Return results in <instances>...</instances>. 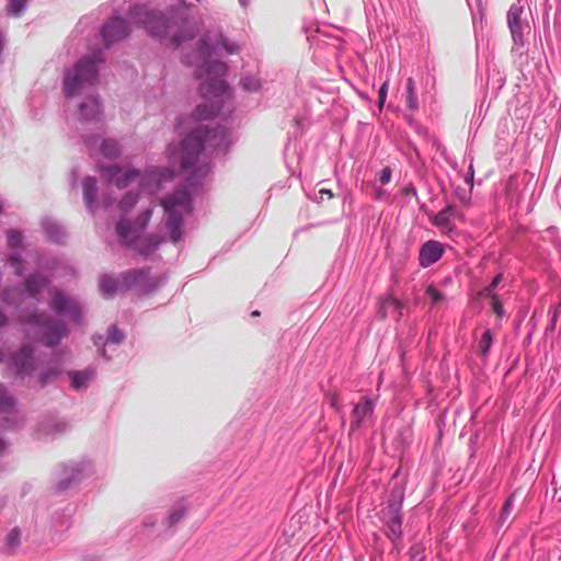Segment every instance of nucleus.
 I'll return each mask as SVG.
<instances>
[{"label": "nucleus", "instance_id": "1", "mask_svg": "<svg viewBox=\"0 0 561 561\" xmlns=\"http://www.w3.org/2000/svg\"><path fill=\"white\" fill-rule=\"evenodd\" d=\"M187 62L196 67L195 75L201 80L202 96L210 101L209 105L206 103L197 105L194 117L197 121L210 119L217 115L221 105L230 99L225 80L227 66L213 59V47L205 38L198 42L197 50Z\"/></svg>", "mask_w": 561, "mask_h": 561}, {"label": "nucleus", "instance_id": "2", "mask_svg": "<svg viewBox=\"0 0 561 561\" xmlns=\"http://www.w3.org/2000/svg\"><path fill=\"white\" fill-rule=\"evenodd\" d=\"M224 139V131L209 130L199 126L182 141L179 152H175L174 148H169L170 160L179 162L183 171L190 172L193 180H198L209 171L204 151L207 148L220 147Z\"/></svg>", "mask_w": 561, "mask_h": 561}, {"label": "nucleus", "instance_id": "3", "mask_svg": "<svg viewBox=\"0 0 561 561\" xmlns=\"http://www.w3.org/2000/svg\"><path fill=\"white\" fill-rule=\"evenodd\" d=\"M150 218L151 210L147 209L138 216L133 225L124 219L119 220L116 225V232L119 239L124 243L133 245L141 255H149L161 243V239L154 236L140 237Z\"/></svg>", "mask_w": 561, "mask_h": 561}, {"label": "nucleus", "instance_id": "4", "mask_svg": "<svg viewBox=\"0 0 561 561\" xmlns=\"http://www.w3.org/2000/svg\"><path fill=\"white\" fill-rule=\"evenodd\" d=\"M103 61L102 51L82 58L70 71L66 72L64 92L68 98L79 94L85 87L95 82L98 64Z\"/></svg>", "mask_w": 561, "mask_h": 561}, {"label": "nucleus", "instance_id": "5", "mask_svg": "<svg viewBox=\"0 0 561 561\" xmlns=\"http://www.w3.org/2000/svg\"><path fill=\"white\" fill-rule=\"evenodd\" d=\"M167 215V229L172 242L176 243L182 239V218L191 210L190 194L185 188H179L173 194L161 201Z\"/></svg>", "mask_w": 561, "mask_h": 561}, {"label": "nucleus", "instance_id": "6", "mask_svg": "<svg viewBox=\"0 0 561 561\" xmlns=\"http://www.w3.org/2000/svg\"><path fill=\"white\" fill-rule=\"evenodd\" d=\"M22 322L28 324H36L38 327L37 335L48 346L56 345L66 334V327L60 322H51L43 314H31L23 317Z\"/></svg>", "mask_w": 561, "mask_h": 561}, {"label": "nucleus", "instance_id": "7", "mask_svg": "<svg viewBox=\"0 0 561 561\" xmlns=\"http://www.w3.org/2000/svg\"><path fill=\"white\" fill-rule=\"evenodd\" d=\"M123 284L111 276H103L100 280V289L105 298L112 297L119 288H130L133 286H140L147 279V271L133 270L128 271L122 276Z\"/></svg>", "mask_w": 561, "mask_h": 561}, {"label": "nucleus", "instance_id": "8", "mask_svg": "<svg viewBox=\"0 0 561 561\" xmlns=\"http://www.w3.org/2000/svg\"><path fill=\"white\" fill-rule=\"evenodd\" d=\"M102 178L110 184L118 188H124L140 176L136 169H123L118 165H108L101 168Z\"/></svg>", "mask_w": 561, "mask_h": 561}, {"label": "nucleus", "instance_id": "9", "mask_svg": "<svg viewBox=\"0 0 561 561\" xmlns=\"http://www.w3.org/2000/svg\"><path fill=\"white\" fill-rule=\"evenodd\" d=\"M374 409L375 401L369 398H364L360 402L356 403L351 413V432H355L366 425L373 416Z\"/></svg>", "mask_w": 561, "mask_h": 561}, {"label": "nucleus", "instance_id": "10", "mask_svg": "<svg viewBox=\"0 0 561 561\" xmlns=\"http://www.w3.org/2000/svg\"><path fill=\"white\" fill-rule=\"evenodd\" d=\"M129 33L127 22L121 18L111 19L102 28V37L106 47L111 44L122 41Z\"/></svg>", "mask_w": 561, "mask_h": 561}, {"label": "nucleus", "instance_id": "11", "mask_svg": "<svg viewBox=\"0 0 561 561\" xmlns=\"http://www.w3.org/2000/svg\"><path fill=\"white\" fill-rule=\"evenodd\" d=\"M134 12L138 16H145L144 20L139 19V21L152 35L162 37L165 34V20L161 14L149 12L146 8H135Z\"/></svg>", "mask_w": 561, "mask_h": 561}, {"label": "nucleus", "instance_id": "12", "mask_svg": "<svg viewBox=\"0 0 561 561\" xmlns=\"http://www.w3.org/2000/svg\"><path fill=\"white\" fill-rule=\"evenodd\" d=\"M51 307L58 313L68 316L75 321H78L80 318L81 311L78 304L58 290L54 291L53 294Z\"/></svg>", "mask_w": 561, "mask_h": 561}, {"label": "nucleus", "instance_id": "13", "mask_svg": "<svg viewBox=\"0 0 561 561\" xmlns=\"http://www.w3.org/2000/svg\"><path fill=\"white\" fill-rule=\"evenodd\" d=\"M458 216L454 205H447L444 209L430 217L431 222L444 234H450L455 230L454 219Z\"/></svg>", "mask_w": 561, "mask_h": 561}, {"label": "nucleus", "instance_id": "14", "mask_svg": "<svg viewBox=\"0 0 561 561\" xmlns=\"http://www.w3.org/2000/svg\"><path fill=\"white\" fill-rule=\"evenodd\" d=\"M523 7L519 4H512L507 12V24L515 43L522 41L523 30L525 27L522 21Z\"/></svg>", "mask_w": 561, "mask_h": 561}, {"label": "nucleus", "instance_id": "15", "mask_svg": "<svg viewBox=\"0 0 561 561\" xmlns=\"http://www.w3.org/2000/svg\"><path fill=\"white\" fill-rule=\"evenodd\" d=\"M443 247L438 241H427L420 250V264L427 267L436 263L443 255Z\"/></svg>", "mask_w": 561, "mask_h": 561}, {"label": "nucleus", "instance_id": "16", "mask_svg": "<svg viewBox=\"0 0 561 561\" xmlns=\"http://www.w3.org/2000/svg\"><path fill=\"white\" fill-rule=\"evenodd\" d=\"M12 364L19 374H28L33 369V347L24 345L12 356Z\"/></svg>", "mask_w": 561, "mask_h": 561}, {"label": "nucleus", "instance_id": "17", "mask_svg": "<svg viewBox=\"0 0 561 561\" xmlns=\"http://www.w3.org/2000/svg\"><path fill=\"white\" fill-rule=\"evenodd\" d=\"M402 302L394 297H387L379 305L378 314L380 319H386L389 314L399 319L401 317Z\"/></svg>", "mask_w": 561, "mask_h": 561}, {"label": "nucleus", "instance_id": "18", "mask_svg": "<svg viewBox=\"0 0 561 561\" xmlns=\"http://www.w3.org/2000/svg\"><path fill=\"white\" fill-rule=\"evenodd\" d=\"M101 114L100 102L95 98H90L79 106V119L84 122L94 121Z\"/></svg>", "mask_w": 561, "mask_h": 561}, {"label": "nucleus", "instance_id": "19", "mask_svg": "<svg viewBox=\"0 0 561 561\" xmlns=\"http://www.w3.org/2000/svg\"><path fill=\"white\" fill-rule=\"evenodd\" d=\"M389 518L386 520L387 535L390 539L397 540L401 536L402 519L398 510L390 507L388 511Z\"/></svg>", "mask_w": 561, "mask_h": 561}, {"label": "nucleus", "instance_id": "20", "mask_svg": "<svg viewBox=\"0 0 561 561\" xmlns=\"http://www.w3.org/2000/svg\"><path fill=\"white\" fill-rule=\"evenodd\" d=\"M94 376L95 370L91 368L82 371H72L70 373L72 387L76 389L84 388L88 382L94 378Z\"/></svg>", "mask_w": 561, "mask_h": 561}, {"label": "nucleus", "instance_id": "21", "mask_svg": "<svg viewBox=\"0 0 561 561\" xmlns=\"http://www.w3.org/2000/svg\"><path fill=\"white\" fill-rule=\"evenodd\" d=\"M82 186L85 205L92 208L96 197V181L94 178L88 176L83 180Z\"/></svg>", "mask_w": 561, "mask_h": 561}, {"label": "nucleus", "instance_id": "22", "mask_svg": "<svg viewBox=\"0 0 561 561\" xmlns=\"http://www.w3.org/2000/svg\"><path fill=\"white\" fill-rule=\"evenodd\" d=\"M99 149L104 157L110 159L116 158L121 153V149L117 141L113 139L102 140L99 146Z\"/></svg>", "mask_w": 561, "mask_h": 561}, {"label": "nucleus", "instance_id": "23", "mask_svg": "<svg viewBox=\"0 0 561 561\" xmlns=\"http://www.w3.org/2000/svg\"><path fill=\"white\" fill-rule=\"evenodd\" d=\"M47 285V279L42 276H31L25 282V287L31 297L36 295Z\"/></svg>", "mask_w": 561, "mask_h": 561}, {"label": "nucleus", "instance_id": "24", "mask_svg": "<svg viewBox=\"0 0 561 561\" xmlns=\"http://www.w3.org/2000/svg\"><path fill=\"white\" fill-rule=\"evenodd\" d=\"M493 339L490 330L483 332L481 340L478 344L479 355L485 357L492 346Z\"/></svg>", "mask_w": 561, "mask_h": 561}, {"label": "nucleus", "instance_id": "25", "mask_svg": "<svg viewBox=\"0 0 561 561\" xmlns=\"http://www.w3.org/2000/svg\"><path fill=\"white\" fill-rule=\"evenodd\" d=\"M13 409V398L8 396L2 385H0V413H11Z\"/></svg>", "mask_w": 561, "mask_h": 561}, {"label": "nucleus", "instance_id": "26", "mask_svg": "<svg viewBox=\"0 0 561 561\" xmlns=\"http://www.w3.org/2000/svg\"><path fill=\"white\" fill-rule=\"evenodd\" d=\"M502 279H503V274H502V273H499V274H497V275L492 279L491 284H490L488 287L483 288V289L479 293V295H480L481 297H489V298H490V297H494V296H496V295H495V293H494V290H495V288L497 287V285L502 282Z\"/></svg>", "mask_w": 561, "mask_h": 561}, {"label": "nucleus", "instance_id": "27", "mask_svg": "<svg viewBox=\"0 0 561 561\" xmlns=\"http://www.w3.org/2000/svg\"><path fill=\"white\" fill-rule=\"evenodd\" d=\"M186 515V508L183 506H179L171 511V513L168 516L167 523L170 527L178 524L180 520L184 518Z\"/></svg>", "mask_w": 561, "mask_h": 561}, {"label": "nucleus", "instance_id": "28", "mask_svg": "<svg viewBox=\"0 0 561 561\" xmlns=\"http://www.w3.org/2000/svg\"><path fill=\"white\" fill-rule=\"evenodd\" d=\"M27 1L28 0H10L8 5V13L13 16H20Z\"/></svg>", "mask_w": 561, "mask_h": 561}, {"label": "nucleus", "instance_id": "29", "mask_svg": "<svg viewBox=\"0 0 561 561\" xmlns=\"http://www.w3.org/2000/svg\"><path fill=\"white\" fill-rule=\"evenodd\" d=\"M137 201L138 195L133 192H128L121 201L119 207L122 208V210H129L137 204Z\"/></svg>", "mask_w": 561, "mask_h": 561}, {"label": "nucleus", "instance_id": "30", "mask_svg": "<svg viewBox=\"0 0 561 561\" xmlns=\"http://www.w3.org/2000/svg\"><path fill=\"white\" fill-rule=\"evenodd\" d=\"M425 293L433 305H437L444 300L443 294L434 285H428Z\"/></svg>", "mask_w": 561, "mask_h": 561}, {"label": "nucleus", "instance_id": "31", "mask_svg": "<svg viewBox=\"0 0 561 561\" xmlns=\"http://www.w3.org/2000/svg\"><path fill=\"white\" fill-rule=\"evenodd\" d=\"M123 339H124L123 333L117 329V327L112 325L108 330V336L106 339V343L118 344L123 341Z\"/></svg>", "mask_w": 561, "mask_h": 561}, {"label": "nucleus", "instance_id": "32", "mask_svg": "<svg viewBox=\"0 0 561 561\" xmlns=\"http://www.w3.org/2000/svg\"><path fill=\"white\" fill-rule=\"evenodd\" d=\"M20 535L21 533L18 528H14L9 533L7 537V546L10 550L14 549L19 545Z\"/></svg>", "mask_w": 561, "mask_h": 561}, {"label": "nucleus", "instance_id": "33", "mask_svg": "<svg viewBox=\"0 0 561 561\" xmlns=\"http://www.w3.org/2000/svg\"><path fill=\"white\" fill-rule=\"evenodd\" d=\"M22 241L21 233L18 230L8 231V244L10 248H16Z\"/></svg>", "mask_w": 561, "mask_h": 561}, {"label": "nucleus", "instance_id": "34", "mask_svg": "<svg viewBox=\"0 0 561 561\" xmlns=\"http://www.w3.org/2000/svg\"><path fill=\"white\" fill-rule=\"evenodd\" d=\"M410 561H425L423 549L420 546H413L410 551Z\"/></svg>", "mask_w": 561, "mask_h": 561}, {"label": "nucleus", "instance_id": "35", "mask_svg": "<svg viewBox=\"0 0 561 561\" xmlns=\"http://www.w3.org/2000/svg\"><path fill=\"white\" fill-rule=\"evenodd\" d=\"M407 106L411 111H416L419 107L417 98L415 91L407 92Z\"/></svg>", "mask_w": 561, "mask_h": 561}, {"label": "nucleus", "instance_id": "36", "mask_svg": "<svg viewBox=\"0 0 561 561\" xmlns=\"http://www.w3.org/2000/svg\"><path fill=\"white\" fill-rule=\"evenodd\" d=\"M388 87H389V82L385 81L382 83V85L380 87V89H379L378 104H379L380 108H382V106L385 104V101H386V98H387V93H388Z\"/></svg>", "mask_w": 561, "mask_h": 561}, {"label": "nucleus", "instance_id": "37", "mask_svg": "<svg viewBox=\"0 0 561 561\" xmlns=\"http://www.w3.org/2000/svg\"><path fill=\"white\" fill-rule=\"evenodd\" d=\"M490 298H491L492 310L496 313L497 317H502L504 310H503V306H502V302L500 301L499 297L494 296V297H490Z\"/></svg>", "mask_w": 561, "mask_h": 561}, {"label": "nucleus", "instance_id": "38", "mask_svg": "<svg viewBox=\"0 0 561 561\" xmlns=\"http://www.w3.org/2000/svg\"><path fill=\"white\" fill-rule=\"evenodd\" d=\"M391 174H392V171L389 167H386L383 168L380 172H379V175H378V179H379V182L381 184H387L390 182L391 180Z\"/></svg>", "mask_w": 561, "mask_h": 561}, {"label": "nucleus", "instance_id": "39", "mask_svg": "<svg viewBox=\"0 0 561 561\" xmlns=\"http://www.w3.org/2000/svg\"><path fill=\"white\" fill-rule=\"evenodd\" d=\"M9 263L14 268L15 274H18V275L22 274V262L15 254H13L9 257Z\"/></svg>", "mask_w": 561, "mask_h": 561}, {"label": "nucleus", "instance_id": "40", "mask_svg": "<svg viewBox=\"0 0 561 561\" xmlns=\"http://www.w3.org/2000/svg\"><path fill=\"white\" fill-rule=\"evenodd\" d=\"M242 85L248 91H256L260 87L259 82L255 79H251V78L243 79Z\"/></svg>", "mask_w": 561, "mask_h": 561}, {"label": "nucleus", "instance_id": "41", "mask_svg": "<svg viewBox=\"0 0 561 561\" xmlns=\"http://www.w3.org/2000/svg\"><path fill=\"white\" fill-rule=\"evenodd\" d=\"M220 45L228 54H234L238 51V46L234 44H229L226 39H222Z\"/></svg>", "mask_w": 561, "mask_h": 561}, {"label": "nucleus", "instance_id": "42", "mask_svg": "<svg viewBox=\"0 0 561 561\" xmlns=\"http://www.w3.org/2000/svg\"><path fill=\"white\" fill-rule=\"evenodd\" d=\"M402 193L407 196H414L416 197V188L413 185H407L402 188Z\"/></svg>", "mask_w": 561, "mask_h": 561}, {"label": "nucleus", "instance_id": "43", "mask_svg": "<svg viewBox=\"0 0 561 561\" xmlns=\"http://www.w3.org/2000/svg\"><path fill=\"white\" fill-rule=\"evenodd\" d=\"M513 505V495L505 502L503 506V514H508Z\"/></svg>", "mask_w": 561, "mask_h": 561}, {"label": "nucleus", "instance_id": "44", "mask_svg": "<svg viewBox=\"0 0 561 561\" xmlns=\"http://www.w3.org/2000/svg\"><path fill=\"white\" fill-rule=\"evenodd\" d=\"M330 403H331L332 407L339 409V404L340 403H339V396L336 393H332L330 396Z\"/></svg>", "mask_w": 561, "mask_h": 561}, {"label": "nucleus", "instance_id": "45", "mask_svg": "<svg viewBox=\"0 0 561 561\" xmlns=\"http://www.w3.org/2000/svg\"><path fill=\"white\" fill-rule=\"evenodd\" d=\"M415 91V82L413 78H408L407 80V92Z\"/></svg>", "mask_w": 561, "mask_h": 561}, {"label": "nucleus", "instance_id": "46", "mask_svg": "<svg viewBox=\"0 0 561 561\" xmlns=\"http://www.w3.org/2000/svg\"><path fill=\"white\" fill-rule=\"evenodd\" d=\"M319 194H320L321 199H323L324 195H325L329 199L333 197V194H332V192H331L330 190H324V188H322V190H320V191H319Z\"/></svg>", "mask_w": 561, "mask_h": 561}, {"label": "nucleus", "instance_id": "47", "mask_svg": "<svg viewBox=\"0 0 561 561\" xmlns=\"http://www.w3.org/2000/svg\"><path fill=\"white\" fill-rule=\"evenodd\" d=\"M149 176H150V178H152V179H154V180H157L159 183H160V182H161V180H162V179H161V176H160V174H158V172H157V171L151 172Z\"/></svg>", "mask_w": 561, "mask_h": 561}, {"label": "nucleus", "instance_id": "48", "mask_svg": "<svg viewBox=\"0 0 561 561\" xmlns=\"http://www.w3.org/2000/svg\"><path fill=\"white\" fill-rule=\"evenodd\" d=\"M7 322L5 316L0 311V327L4 325Z\"/></svg>", "mask_w": 561, "mask_h": 561}, {"label": "nucleus", "instance_id": "49", "mask_svg": "<svg viewBox=\"0 0 561 561\" xmlns=\"http://www.w3.org/2000/svg\"><path fill=\"white\" fill-rule=\"evenodd\" d=\"M87 142H88V145H89L90 147H94V146H96V142H98V141H96V139H94V138H93V139H91V140H88Z\"/></svg>", "mask_w": 561, "mask_h": 561}, {"label": "nucleus", "instance_id": "50", "mask_svg": "<svg viewBox=\"0 0 561 561\" xmlns=\"http://www.w3.org/2000/svg\"><path fill=\"white\" fill-rule=\"evenodd\" d=\"M47 232L49 233L50 238H51L54 241H56V242H59V241H60V239H59V238L54 237V236L50 233V231H49V229H48V228H47Z\"/></svg>", "mask_w": 561, "mask_h": 561}, {"label": "nucleus", "instance_id": "51", "mask_svg": "<svg viewBox=\"0 0 561 561\" xmlns=\"http://www.w3.org/2000/svg\"><path fill=\"white\" fill-rule=\"evenodd\" d=\"M5 448L4 442L0 439V453Z\"/></svg>", "mask_w": 561, "mask_h": 561}, {"label": "nucleus", "instance_id": "52", "mask_svg": "<svg viewBox=\"0 0 561 561\" xmlns=\"http://www.w3.org/2000/svg\"><path fill=\"white\" fill-rule=\"evenodd\" d=\"M252 316H253V317H257V316H260V311H253V312H252Z\"/></svg>", "mask_w": 561, "mask_h": 561}, {"label": "nucleus", "instance_id": "53", "mask_svg": "<svg viewBox=\"0 0 561 561\" xmlns=\"http://www.w3.org/2000/svg\"><path fill=\"white\" fill-rule=\"evenodd\" d=\"M174 43H175L176 45H179V44H180L179 39H178V38H175V37H174Z\"/></svg>", "mask_w": 561, "mask_h": 561}]
</instances>
